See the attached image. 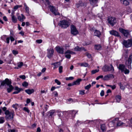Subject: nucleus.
Here are the masks:
<instances>
[{
	"label": "nucleus",
	"instance_id": "nucleus-6",
	"mask_svg": "<svg viewBox=\"0 0 132 132\" xmlns=\"http://www.w3.org/2000/svg\"><path fill=\"white\" fill-rule=\"evenodd\" d=\"M118 120V118H116L109 123L108 125L110 127H117V123Z\"/></svg>",
	"mask_w": 132,
	"mask_h": 132
},
{
	"label": "nucleus",
	"instance_id": "nucleus-49",
	"mask_svg": "<svg viewBox=\"0 0 132 132\" xmlns=\"http://www.w3.org/2000/svg\"><path fill=\"white\" fill-rule=\"evenodd\" d=\"M36 42L38 44H40L42 42V39H38L36 41Z\"/></svg>",
	"mask_w": 132,
	"mask_h": 132
},
{
	"label": "nucleus",
	"instance_id": "nucleus-40",
	"mask_svg": "<svg viewBox=\"0 0 132 132\" xmlns=\"http://www.w3.org/2000/svg\"><path fill=\"white\" fill-rule=\"evenodd\" d=\"M118 85L120 86V88L121 89L123 90H124L125 89V87L122 85L121 83H119L118 84Z\"/></svg>",
	"mask_w": 132,
	"mask_h": 132
},
{
	"label": "nucleus",
	"instance_id": "nucleus-4",
	"mask_svg": "<svg viewBox=\"0 0 132 132\" xmlns=\"http://www.w3.org/2000/svg\"><path fill=\"white\" fill-rule=\"evenodd\" d=\"M108 23L112 26L117 23L116 18L112 16L109 17L108 19Z\"/></svg>",
	"mask_w": 132,
	"mask_h": 132
},
{
	"label": "nucleus",
	"instance_id": "nucleus-61",
	"mask_svg": "<svg viewBox=\"0 0 132 132\" xmlns=\"http://www.w3.org/2000/svg\"><path fill=\"white\" fill-rule=\"evenodd\" d=\"M56 88V87L55 86L52 87L51 88V91H53Z\"/></svg>",
	"mask_w": 132,
	"mask_h": 132
},
{
	"label": "nucleus",
	"instance_id": "nucleus-53",
	"mask_svg": "<svg viewBox=\"0 0 132 132\" xmlns=\"http://www.w3.org/2000/svg\"><path fill=\"white\" fill-rule=\"evenodd\" d=\"M12 53L13 54L15 55L18 54V52L16 51L13 50L12 51Z\"/></svg>",
	"mask_w": 132,
	"mask_h": 132
},
{
	"label": "nucleus",
	"instance_id": "nucleus-45",
	"mask_svg": "<svg viewBox=\"0 0 132 132\" xmlns=\"http://www.w3.org/2000/svg\"><path fill=\"white\" fill-rule=\"evenodd\" d=\"M22 85L26 87L28 85V84L27 82H24L22 83Z\"/></svg>",
	"mask_w": 132,
	"mask_h": 132
},
{
	"label": "nucleus",
	"instance_id": "nucleus-10",
	"mask_svg": "<svg viewBox=\"0 0 132 132\" xmlns=\"http://www.w3.org/2000/svg\"><path fill=\"white\" fill-rule=\"evenodd\" d=\"M119 31L125 36L127 37H128L129 35V31L128 30H125L122 28H119Z\"/></svg>",
	"mask_w": 132,
	"mask_h": 132
},
{
	"label": "nucleus",
	"instance_id": "nucleus-52",
	"mask_svg": "<svg viewBox=\"0 0 132 132\" xmlns=\"http://www.w3.org/2000/svg\"><path fill=\"white\" fill-rule=\"evenodd\" d=\"M65 57L68 59H70V58L71 56L70 54H67L65 55Z\"/></svg>",
	"mask_w": 132,
	"mask_h": 132
},
{
	"label": "nucleus",
	"instance_id": "nucleus-23",
	"mask_svg": "<svg viewBox=\"0 0 132 132\" xmlns=\"http://www.w3.org/2000/svg\"><path fill=\"white\" fill-rule=\"evenodd\" d=\"M95 49L97 50H100L101 49L102 46L100 44L96 45L94 46Z\"/></svg>",
	"mask_w": 132,
	"mask_h": 132
},
{
	"label": "nucleus",
	"instance_id": "nucleus-56",
	"mask_svg": "<svg viewBox=\"0 0 132 132\" xmlns=\"http://www.w3.org/2000/svg\"><path fill=\"white\" fill-rule=\"evenodd\" d=\"M55 111L54 110H52L50 111V116H52L54 113Z\"/></svg>",
	"mask_w": 132,
	"mask_h": 132
},
{
	"label": "nucleus",
	"instance_id": "nucleus-24",
	"mask_svg": "<svg viewBox=\"0 0 132 132\" xmlns=\"http://www.w3.org/2000/svg\"><path fill=\"white\" fill-rule=\"evenodd\" d=\"M25 92L28 94H30L34 92V90L33 89H28L25 90Z\"/></svg>",
	"mask_w": 132,
	"mask_h": 132
},
{
	"label": "nucleus",
	"instance_id": "nucleus-34",
	"mask_svg": "<svg viewBox=\"0 0 132 132\" xmlns=\"http://www.w3.org/2000/svg\"><path fill=\"white\" fill-rule=\"evenodd\" d=\"M99 71V69H95L94 70H93L91 71L92 74H94L95 73L98 72Z\"/></svg>",
	"mask_w": 132,
	"mask_h": 132
},
{
	"label": "nucleus",
	"instance_id": "nucleus-41",
	"mask_svg": "<svg viewBox=\"0 0 132 132\" xmlns=\"http://www.w3.org/2000/svg\"><path fill=\"white\" fill-rule=\"evenodd\" d=\"M74 79V78L72 77H68L65 78V79L67 80H72Z\"/></svg>",
	"mask_w": 132,
	"mask_h": 132
},
{
	"label": "nucleus",
	"instance_id": "nucleus-37",
	"mask_svg": "<svg viewBox=\"0 0 132 132\" xmlns=\"http://www.w3.org/2000/svg\"><path fill=\"white\" fill-rule=\"evenodd\" d=\"M15 90L17 91H19V92L23 90L22 88H19L17 86L15 87Z\"/></svg>",
	"mask_w": 132,
	"mask_h": 132
},
{
	"label": "nucleus",
	"instance_id": "nucleus-14",
	"mask_svg": "<svg viewBox=\"0 0 132 132\" xmlns=\"http://www.w3.org/2000/svg\"><path fill=\"white\" fill-rule=\"evenodd\" d=\"M110 34L112 35L116 36H120L119 33L116 31L114 30H112L109 31Z\"/></svg>",
	"mask_w": 132,
	"mask_h": 132
},
{
	"label": "nucleus",
	"instance_id": "nucleus-29",
	"mask_svg": "<svg viewBox=\"0 0 132 132\" xmlns=\"http://www.w3.org/2000/svg\"><path fill=\"white\" fill-rule=\"evenodd\" d=\"M115 98L118 102H119L121 98V96L118 95H116Z\"/></svg>",
	"mask_w": 132,
	"mask_h": 132
},
{
	"label": "nucleus",
	"instance_id": "nucleus-17",
	"mask_svg": "<svg viewBox=\"0 0 132 132\" xmlns=\"http://www.w3.org/2000/svg\"><path fill=\"white\" fill-rule=\"evenodd\" d=\"M118 69L121 71V72H123L124 70L126 68L124 65L120 64L118 68Z\"/></svg>",
	"mask_w": 132,
	"mask_h": 132
},
{
	"label": "nucleus",
	"instance_id": "nucleus-8",
	"mask_svg": "<svg viewBox=\"0 0 132 132\" xmlns=\"http://www.w3.org/2000/svg\"><path fill=\"white\" fill-rule=\"evenodd\" d=\"M71 33L72 34L75 35L78 34V32L76 27L73 25L71 26Z\"/></svg>",
	"mask_w": 132,
	"mask_h": 132
},
{
	"label": "nucleus",
	"instance_id": "nucleus-46",
	"mask_svg": "<svg viewBox=\"0 0 132 132\" xmlns=\"http://www.w3.org/2000/svg\"><path fill=\"white\" fill-rule=\"evenodd\" d=\"M23 110L26 111V112H28V113H29L30 112V111L29 110L28 108H27V107H24V108L23 109Z\"/></svg>",
	"mask_w": 132,
	"mask_h": 132
},
{
	"label": "nucleus",
	"instance_id": "nucleus-35",
	"mask_svg": "<svg viewBox=\"0 0 132 132\" xmlns=\"http://www.w3.org/2000/svg\"><path fill=\"white\" fill-rule=\"evenodd\" d=\"M5 121L4 118L3 117H0V124L4 122Z\"/></svg>",
	"mask_w": 132,
	"mask_h": 132
},
{
	"label": "nucleus",
	"instance_id": "nucleus-32",
	"mask_svg": "<svg viewBox=\"0 0 132 132\" xmlns=\"http://www.w3.org/2000/svg\"><path fill=\"white\" fill-rule=\"evenodd\" d=\"M75 54V53L74 52H73L72 51H70V50H68L65 53V54Z\"/></svg>",
	"mask_w": 132,
	"mask_h": 132
},
{
	"label": "nucleus",
	"instance_id": "nucleus-7",
	"mask_svg": "<svg viewBox=\"0 0 132 132\" xmlns=\"http://www.w3.org/2000/svg\"><path fill=\"white\" fill-rule=\"evenodd\" d=\"M11 80L8 78H6L3 81H1V85L2 86H4L5 85L9 86L11 85Z\"/></svg>",
	"mask_w": 132,
	"mask_h": 132
},
{
	"label": "nucleus",
	"instance_id": "nucleus-39",
	"mask_svg": "<svg viewBox=\"0 0 132 132\" xmlns=\"http://www.w3.org/2000/svg\"><path fill=\"white\" fill-rule=\"evenodd\" d=\"M124 73L126 74H128L129 72V70L127 69L126 68L124 70L123 72Z\"/></svg>",
	"mask_w": 132,
	"mask_h": 132
},
{
	"label": "nucleus",
	"instance_id": "nucleus-43",
	"mask_svg": "<svg viewBox=\"0 0 132 132\" xmlns=\"http://www.w3.org/2000/svg\"><path fill=\"white\" fill-rule=\"evenodd\" d=\"M85 90H80L79 91V94L80 95H83L85 94Z\"/></svg>",
	"mask_w": 132,
	"mask_h": 132
},
{
	"label": "nucleus",
	"instance_id": "nucleus-25",
	"mask_svg": "<svg viewBox=\"0 0 132 132\" xmlns=\"http://www.w3.org/2000/svg\"><path fill=\"white\" fill-rule=\"evenodd\" d=\"M81 79L80 78L78 79L75 81L73 82V85H79L80 84V82L81 81Z\"/></svg>",
	"mask_w": 132,
	"mask_h": 132
},
{
	"label": "nucleus",
	"instance_id": "nucleus-1",
	"mask_svg": "<svg viewBox=\"0 0 132 132\" xmlns=\"http://www.w3.org/2000/svg\"><path fill=\"white\" fill-rule=\"evenodd\" d=\"M4 114L6 115L5 118L6 120L13 119L14 115V111L10 112L8 110H7L5 112Z\"/></svg>",
	"mask_w": 132,
	"mask_h": 132
},
{
	"label": "nucleus",
	"instance_id": "nucleus-50",
	"mask_svg": "<svg viewBox=\"0 0 132 132\" xmlns=\"http://www.w3.org/2000/svg\"><path fill=\"white\" fill-rule=\"evenodd\" d=\"M103 75H100L98 76L96 78V80H98L100 78H103Z\"/></svg>",
	"mask_w": 132,
	"mask_h": 132
},
{
	"label": "nucleus",
	"instance_id": "nucleus-48",
	"mask_svg": "<svg viewBox=\"0 0 132 132\" xmlns=\"http://www.w3.org/2000/svg\"><path fill=\"white\" fill-rule=\"evenodd\" d=\"M55 82L58 85H60L61 84L60 82L58 80L56 79L55 80Z\"/></svg>",
	"mask_w": 132,
	"mask_h": 132
},
{
	"label": "nucleus",
	"instance_id": "nucleus-51",
	"mask_svg": "<svg viewBox=\"0 0 132 132\" xmlns=\"http://www.w3.org/2000/svg\"><path fill=\"white\" fill-rule=\"evenodd\" d=\"M18 106V104H13L12 105V106L14 108H15V109H17V106Z\"/></svg>",
	"mask_w": 132,
	"mask_h": 132
},
{
	"label": "nucleus",
	"instance_id": "nucleus-31",
	"mask_svg": "<svg viewBox=\"0 0 132 132\" xmlns=\"http://www.w3.org/2000/svg\"><path fill=\"white\" fill-rule=\"evenodd\" d=\"M101 128L102 130L104 131L106 130V127L105 125L104 124H102L101 125Z\"/></svg>",
	"mask_w": 132,
	"mask_h": 132
},
{
	"label": "nucleus",
	"instance_id": "nucleus-11",
	"mask_svg": "<svg viewBox=\"0 0 132 132\" xmlns=\"http://www.w3.org/2000/svg\"><path fill=\"white\" fill-rule=\"evenodd\" d=\"M132 59V55H131L129 56L128 60L126 61V64L128 66V68L131 69V63Z\"/></svg>",
	"mask_w": 132,
	"mask_h": 132
},
{
	"label": "nucleus",
	"instance_id": "nucleus-13",
	"mask_svg": "<svg viewBox=\"0 0 132 132\" xmlns=\"http://www.w3.org/2000/svg\"><path fill=\"white\" fill-rule=\"evenodd\" d=\"M114 78V76L113 75L109 74L105 76L103 79L104 80H109L110 78Z\"/></svg>",
	"mask_w": 132,
	"mask_h": 132
},
{
	"label": "nucleus",
	"instance_id": "nucleus-15",
	"mask_svg": "<svg viewBox=\"0 0 132 132\" xmlns=\"http://www.w3.org/2000/svg\"><path fill=\"white\" fill-rule=\"evenodd\" d=\"M48 51L47 56L49 58H50L53 55L54 52V51L53 49L51 48L49 50H48Z\"/></svg>",
	"mask_w": 132,
	"mask_h": 132
},
{
	"label": "nucleus",
	"instance_id": "nucleus-26",
	"mask_svg": "<svg viewBox=\"0 0 132 132\" xmlns=\"http://www.w3.org/2000/svg\"><path fill=\"white\" fill-rule=\"evenodd\" d=\"M98 0H89L90 3L91 5L94 6L98 2Z\"/></svg>",
	"mask_w": 132,
	"mask_h": 132
},
{
	"label": "nucleus",
	"instance_id": "nucleus-5",
	"mask_svg": "<svg viewBox=\"0 0 132 132\" xmlns=\"http://www.w3.org/2000/svg\"><path fill=\"white\" fill-rule=\"evenodd\" d=\"M122 43L125 47L128 48L131 46L132 45V40L131 39H128L127 40H123Z\"/></svg>",
	"mask_w": 132,
	"mask_h": 132
},
{
	"label": "nucleus",
	"instance_id": "nucleus-2",
	"mask_svg": "<svg viewBox=\"0 0 132 132\" xmlns=\"http://www.w3.org/2000/svg\"><path fill=\"white\" fill-rule=\"evenodd\" d=\"M58 25L63 28H66L69 25V22L66 20H63L60 21Z\"/></svg>",
	"mask_w": 132,
	"mask_h": 132
},
{
	"label": "nucleus",
	"instance_id": "nucleus-63",
	"mask_svg": "<svg viewBox=\"0 0 132 132\" xmlns=\"http://www.w3.org/2000/svg\"><path fill=\"white\" fill-rule=\"evenodd\" d=\"M46 70V69L45 68H44L42 70V72L43 73Z\"/></svg>",
	"mask_w": 132,
	"mask_h": 132
},
{
	"label": "nucleus",
	"instance_id": "nucleus-38",
	"mask_svg": "<svg viewBox=\"0 0 132 132\" xmlns=\"http://www.w3.org/2000/svg\"><path fill=\"white\" fill-rule=\"evenodd\" d=\"M123 124V123L119 120L118 123H117V127L120 126Z\"/></svg>",
	"mask_w": 132,
	"mask_h": 132
},
{
	"label": "nucleus",
	"instance_id": "nucleus-30",
	"mask_svg": "<svg viewBox=\"0 0 132 132\" xmlns=\"http://www.w3.org/2000/svg\"><path fill=\"white\" fill-rule=\"evenodd\" d=\"M127 124L126 125V126H132V118L130 120L127 122Z\"/></svg>",
	"mask_w": 132,
	"mask_h": 132
},
{
	"label": "nucleus",
	"instance_id": "nucleus-57",
	"mask_svg": "<svg viewBox=\"0 0 132 132\" xmlns=\"http://www.w3.org/2000/svg\"><path fill=\"white\" fill-rule=\"evenodd\" d=\"M100 94L101 96H104V92L103 90H102L101 91Z\"/></svg>",
	"mask_w": 132,
	"mask_h": 132
},
{
	"label": "nucleus",
	"instance_id": "nucleus-21",
	"mask_svg": "<svg viewBox=\"0 0 132 132\" xmlns=\"http://www.w3.org/2000/svg\"><path fill=\"white\" fill-rule=\"evenodd\" d=\"M9 86V88L7 89V90L8 93H10L14 89V87L11 85H10Z\"/></svg>",
	"mask_w": 132,
	"mask_h": 132
},
{
	"label": "nucleus",
	"instance_id": "nucleus-3",
	"mask_svg": "<svg viewBox=\"0 0 132 132\" xmlns=\"http://www.w3.org/2000/svg\"><path fill=\"white\" fill-rule=\"evenodd\" d=\"M110 67L108 65H105L102 68L103 71L104 72L112 71L113 72L114 71V69L113 67L112 64L110 65Z\"/></svg>",
	"mask_w": 132,
	"mask_h": 132
},
{
	"label": "nucleus",
	"instance_id": "nucleus-12",
	"mask_svg": "<svg viewBox=\"0 0 132 132\" xmlns=\"http://www.w3.org/2000/svg\"><path fill=\"white\" fill-rule=\"evenodd\" d=\"M55 48L58 53L62 54H63L64 49L63 48L57 46Z\"/></svg>",
	"mask_w": 132,
	"mask_h": 132
},
{
	"label": "nucleus",
	"instance_id": "nucleus-44",
	"mask_svg": "<svg viewBox=\"0 0 132 132\" xmlns=\"http://www.w3.org/2000/svg\"><path fill=\"white\" fill-rule=\"evenodd\" d=\"M91 85L90 84H89L88 85L86 86L85 87V88L86 89L88 90L91 87Z\"/></svg>",
	"mask_w": 132,
	"mask_h": 132
},
{
	"label": "nucleus",
	"instance_id": "nucleus-33",
	"mask_svg": "<svg viewBox=\"0 0 132 132\" xmlns=\"http://www.w3.org/2000/svg\"><path fill=\"white\" fill-rule=\"evenodd\" d=\"M24 6L25 7V10L26 12L27 13H28L29 12V7L27 6V5H26V3H24Z\"/></svg>",
	"mask_w": 132,
	"mask_h": 132
},
{
	"label": "nucleus",
	"instance_id": "nucleus-9",
	"mask_svg": "<svg viewBox=\"0 0 132 132\" xmlns=\"http://www.w3.org/2000/svg\"><path fill=\"white\" fill-rule=\"evenodd\" d=\"M48 7L50 9L51 11L53 13L54 15H60V13L55 10L54 6L50 5L48 6Z\"/></svg>",
	"mask_w": 132,
	"mask_h": 132
},
{
	"label": "nucleus",
	"instance_id": "nucleus-59",
	"mask_svg": "<svg viewBox=\"0 0 132 132\" xmlns=\"http://www.w3.org/2000/svg\"><path fill=\"white\" fill-rule=\"evenodd\" d=\"M10 41V38L9 37H7L6 38V43L7 44H9V43Z\"/></svg>",
	"mask_w": 132,
	"mask_h": 132
},
{
	"label": "nucleus",
	"instance_id": "nucleus-58",
	"mask_svg": "<svg viewBox=\"0 0 132 132\" xmlns=\"http://www.w3.org/2000/svg\"><path fill=\"white\" fill-rule=\"evenodd\" d=\"M10 38L11 42L13 41L14 40V38L12 36H10Z\"/></svg>",
	"mask_w": 132,
	"mask_h": 132
},
{
	"label": "nucleus",
	"instance_id": "nucleus-47",
	"mask_svg": "<svg viewBox=\"0 0 132 132\" xmlns=\"http://www.w3.org/2000/svg\"><path fill=\"white\" fill-rule=\"evenodd\" d=\"M63 67L62 66H60L59 68V71L60 73H61L62 72Z\"/></svg>",
	"mask_w": 132,
	"mask_h": 132
},
{
	"label": "nucleus",
	"instance_id": "nucleus-36",
	"mask_svg": "<svg viewBox=\"0 0 132 132\" xmlns=\"http://www.w3.org/2000/svg\"><path fill=\"white\" fill-rule=\"evenodd\" d=\"M106 86L107 87H110L113 90L116 87V86L115 85H113L112 86L107 85H106Z\"/></svg>",
	"mask_w": 132,
	"mask_h": 132
},
{
	"label": "nucleus",
	"instance_id": "nucleus-27",
	"mask_svg": "<svg viewBox=\"0 0 132 132\" xmlns=\"http://www.w3.org/2000/svg\"><path fill=\"white\" fill-rule=\"evenodd\" d=\"M78 64L81 66L87 67L88 66V64L86 63H79Z\"/></svg>",
	"mask_w": 132,
	"mask_h": 132
},
{
	"label": "nucleus",
	"instance_id": "nucleus-42",
	"mask_svg": "<svg viewBox=\"0 0 132 132\" xmlns=\"http://www.w3.org/2000/svg\"><path fill=\"white\" fill-rule=\"evenodd\" d=\"M23 63L22 62H20L18 63V67L19 68H20L23 65Z\"/></svg>",
	"mask_w": 132,
	"mask_h": 132
},
{
	"label": "nucleus",
	"instance_id": "nucleus-55",
	"mask_svg": "<svg viewBox=\"0 0 132 132\" xmlns=\"http://www.w3.org/2000/svg\"><path fill=\"white\" fill-rule=\"evenodd\" d=\"M19 77L21 79H24L26 78V76L25 75H21Z\"/></svg>",
	"mask_w": 132,
	"mask_h": 132
},
{
	"label": "nucleus",
	"instance_id": "nucleus-22",
	"mask_svg": "<svg viewBox=\"0 0 132 132\" xmlns=\"http://www.w3.org/2000/svg\"><path fill=\"white\" fill-rule=\"evenodd\" d=\"M121 3L125 6H127L129 4V3L127 0H120Z\"/></svg>",
	"mask_w": 132,
	"mask_h": 132
},
{
	"label": "nucleus",
	"instance_id": "nucleus-28",
	"mask_svg": "<svg viewBox=\"0 0 132 132\" xmlns=\"http://www.w3.org/2000/svg\"><path fill=\"white\" fill-rule=\"evenodd\" d=\"M84 49L83 47L80 48L78 46L75 47L74 49V50L75 51H80Z\"/></svg>",
	"mask_w": 132,
	"mask_h": 132
},
{
	"label": "nucleus",
	"instance_id": "nucleus-62",
	"mask_svg": "<svg viewBox=\"0 0 132 132\" xmlns=\"http://www.w3.org/2000/svg\"><path fill=\"white\" fill-rule=\"evenodd\" d=\"M30 102V99L28 98L27 99L26 101L27 103L28 104Z\"/></svg>",
	"mask_w": 132,
	"mask_h": 132
},
{
	"label": "nucleus",
	"instance_id": "nucleus-16",
	"mask_svg": "<svg viewBox=\"0 0 132 132\" xmlns=\"http://www.w3.org/2000/svg\"><path fill=\"white\" fill-rule=\"evenodd\" d=\"M17 17L18 20L21 22H23L24 19H26L25 16L22 14H21V16L20 15L17 16Z\"/></svg>",
	"mask_w": 132,
	"mask_h": 132
},
{
	"label": "nucleus",
	"instance_id": "nucleus-18",
	"mask_svg": "<svg viewBox=\"0 0 132 132\" xmlns=\"http://www.w3.org/2000/svg\"><path fill=\"white\" fill-rule=\"evenodd\" d=\"M61 63L60 62H57L55 63H53L51 64L52 65H54V69H55L58 68L61 65Z\"/></svg>",
	"mask_w": 132,
	"mask_h": 132
},
{
	"label": "nucleus",
	"instance_id": "nucleus-19",
	"mask_svg": "<svg viewBox=\"0 0 132 132\" xmlns=\"http://www.w3.org/2000/svg\"><path fill=\"white\" fill-rule=\"evenodd\" d=\"M14 12L13 13H12L11 16H12V21L14 23H16L17 22V19L15 16L14 15Z\"/></svg>",
	"mask_w": 132,
	"mask_h": 132
},
{
	"label": "nucleus",
	"instance_id": "nucleus-20",
	"mask_svg": "<svg viewBox=\"0 0 132 132\" xmlns=\"http://www.w3.org/2000/svg\"><path fill=\"white\" fill-rule=\"evenodd\" d=\"M94 35L95 36L99 37L101 34V33L99 30H95L94 32Z\"/></svg>",
	"mask_w": 132,
	"mask_h": 132
},
{
	"label": "nucleus",
	"instance_id": "nucleus-60",
	"mask_svg": "<svg viewBox=\"0 0 132 132\" xmlns=\"http://www.w3.org/2000/svg\"><path fill=\"white\" fill-rule=\"evenodd\" d=\"M54 96L55 97H57L58 96V93L57 92L55 91L54 92Z\"/></svg>",
	"mask_w": 132,
	"mask_h": 132
},
{
	"label": "nucleus",
	"instance_id": "nucleus-54",
	"mask_svg": "<svg viewBox=\"0 0 132 132\" xmlns=\"http://www.w3.org/2000/svg\"><path fill=\"white\" fill-rule=\"evenodd\" d=\"M50 0H45V4L48 5H49L50 4Z\"/></svg>",
	"mask_w": 132,
	"mask_h": 132
},
{
	"label": "nucleus",
	"instance_id": "nucleus-64",
	"mask_svg": "<svg viewBox=\"0 0 132 132\" xmlns=\"http://www.w3.org/2000/svg\"><path fill=\"white\" fill-rule=\"evenodd\" d=\"M2 109L5 112V111H6L7 109V108L5 107H4L3 108H2Z\"/></svg>",
	"mask_w": 132,
	"mask_h": 132
}]
</instances>
